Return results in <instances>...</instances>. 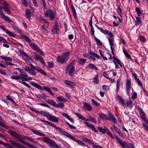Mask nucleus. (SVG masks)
I'll return each mask as SVG.
<instances>
[{"instance_id":"6e6d98bb","label":"nucleus","mask_w":148,"mask_h":148,"mask_svg":"<svg viewBox=\"0 0 148 148\" xmlns=\"http://www.w3.org/2000/svg\"><path fill=\"white\" fill-rule=\"evenodd\" d=\"M19 82L20 83H21L22 84L24 85L25 86L27 87L28 88H31V87L28 84H27V83L24 82H21L20 81H19Z\"/></svg>"},{"instance_id":"4468645a","label":"nucleus","mask_w":148,"mask_h":148,"mask_svg":"<svg viewBox=\"0 0 148 148\" xmlns=\"http://www.w3.org/2000/svg\"><path fill=\"white\" fill-rule=\"evenodd\" d=\"M137 109L140 113L141 118L145 122L147 121V119L145 118L146 114L143 111L142 109L139 106H137Z\"/></svg>"},{"instance_id":"a878e982","label":"nucleus","mask_w":148,"mask_h":148,"mask_svg":"<svg viewBox=\"0 0 148 148\" xmlns=\"http://www.w3.org/2000/svg\"><path fill=\"white\" fill-rule=\"evenodd\" d=\"M117 99L119 101V103L121 105H124L125 104V102L123 99L120 95H118L117 96Z\"/></svg>"},{"instance_id":"2f4dec72","label":"nucleus","mask_w":148,"mask_h":148,"mask_svg":"<svg viewBox=\"0 0 148 148\" xmlns=\"http://www.w3.org/2000/svg\"><path fill=\"white\" fill-rule=\"evenodd\" d=\"M88 119H87L88 120V121H90L93 123H94L95 124H97V121L93 117L89 116L87 117Z\"/></svg>"},{"instance_id":"79ce46f5","label":"nucleus","mask_w":148,"mask_h":148,"mask_svg":"<svg viewBox=\"0 0 148 148\" xmlns=\"http://www.w3.org/2000/svg\"><path fill=\"white\" fill-rule=\"evenodd\" d=\"M34 54L33 55L34 57L35 58V59L38 61H39L40 58H42V57L40 56L36 53H34Z\"/></svg>"},{"instance_id":"680f3d73","label":"nucleus","mask_w":148,"mask_h":148,"mask_svg":"<svg viewBox=\"0 0 148 148\" xmlns=\"http://www.w3.org/2000/svg\"><path fill=\"white\" fill-rule=\"evenodd\" d=\"M106 31V34H108V35L109 36H110L112 38L113 37V36H114L113 35L111 32H110L108 30Z\"/></svg>"},{"instance_id":"dca6fc26","label":"nucleus","mask_w":148,"mask_h":148,"mask_svg":"<svg viewBox=\"0 0 148 148\" xmlns=\"http://www.w3.org/2000/svg\"><path fill=\"white\" fill-rule=\"evenodd\" d=\"M126 93L127 95L128 96H130V91L131 88V81L128 79L126 80Z\"/></svg>"},{"instance_id":"ea45409f","label":"nucleus","mask_w":148,"mask_h":148,"mask_svg":"<svg viewBox=\"0 0 148 148\" xmlns=\"http://www.w3.org/2000/svg\"><path fill=\"white\" fill-rule=\"evenodd\" d=\"M21 37L22 38L25 40L26 41L28 42H31L32 41L28 37L25 35H21Z\"/></svg>"},{"instance_id":"8fccbe9b","label":"nucleus","mask_w":148,"mask_h":148,"mask_svg":"<svg viewBox=\"0 0 148 148\" xmlns=\"http://www.w3.org/2000/svg\"><path fill=\"white\" fill-rule=\"evenodd\" d=\"M20 75H21V80L22 81H26L25 77L27 76V74H23L22 73L20 74Z\"/></svg>"},{"instance_id":"aec40b11","label":"nucleus","mask_w":148,"mask_h":148,"mask_svg":"<svg viewBox=\"0 0 148 148\" xmlns=\"http://www.w3.org/2000/svg\"><path fill=\"white\" fill-rule=\"evenodd\" d=\"M84 123L88 127L90 128L93 131L95 132H98L97 130L93 124H91L88 122H85Z\"/></svg>"},{"instance_id":"f704fd0d","label":"nucleus","mask_w":148,"mask_h":148,"mask_svg":"<svg viewBox=\"0 0 148 148\" xmlns=\"http://www.w3.org/2000/svg\"><path fill=\"white\" fill-rule=\"evenodd\" d=\"M86 68L89 69H95L96 70H98V69L96 66L92 63L89 64L87 66Z\"/></svg>"},{"instance_id":"f8f14e48","label":"nucleus","mask_w":148,"mask_h":148,"mask_svg":"<svg viewBox=\"0 0 148 148\" xmlns=\"http://www.w3.org/2000/svg\"><path fill=\"white\" fill-rule=\"evenodd\" d=\"M97 128L99 132H101L103 134H105L106 132L107 134L109 136L110 138L113 139H114L113 135L107 128L105 127V129H104L100 126H98Z\"/></svg>"},{"instance_id":"9d476101","label":"nucleus","mask_w":148,"mask_h":148,"mask_svg":"<svg viewBox=\"0 0 148 148\" xmlns=\"http://www.w3.org/2000/svg\"><path fill=\"white\" fill-rule=\"evenodd\" d=\"M31 84L34 87L38 88L39 89L42 90H45L51 95H54V94L51 92L50 88L48 87L44 86L43 87H42L39 85L33 82Z\"/></svg>"},{"instance_id":"412c9836","label":"nucleus","mask_w":148,"mask_h":148,"mask_svg":"<svg viewBox=\"0 0 148 148\" xmlns=\"http://www.w3.org/2000/svg\"><path fill=\"white\" fill-rule=\"evenodd\" d=\"M9 142L13 146L15 147L18 148H24V146H22L20 144L16 143L14 141L10 140Z\"/></svg>"},{"instance_id":"37998d69","label":"nucleus","mask_w":148,"mask_h":148,"mask_svg":"<svg viewBox=\"0 0 148 148\" xmlns=\"http://www.w3.org/2000/svg\"><path fill=\"white\" fill-rule=\"evenodd\" d=\"M1 58L2 59L4 60L5 61H9L10 62H11L12 61V59L10 57H5L2 56H1Z\"/></svg>"},{"instance_id":"c85d7f7f","label":"nucleus","mask_w":148,"mask_h":148,"mask_svg":"<svg viewBox=\"0 0 148 148\" xmlns=\"http://www.w3.org/2000/svg\"><path fill=\"white\" fill-rule=\"evenodd\" d=\"M136 21H135L134 22L135 25L137 26H138L139 25L142 24V22L141 21V19L139 17H136Z\"/></svg>"},{"instance_id":"e2e57ef3","label":"nucleus","mask_w":148,"mask_h":148,"mask_svg":"<svg viewBox=\"0 0 148 148\" xmlns=\"http://www.w3.org/2000/svg\"><path fill=\"white\" fill-rule=\"evenodd\" d=\"M0 42H2L4 43H7V42L6 40L1 37H0Z\"/></svg>"},{"instance_id":"6e6552de","label":"nucleus","mask_w":148,"mask_h":148,"mask_svg":"<svg viewBox=\"0 0 148 148\" xmlns=\"http://www.w3.org/2000/svg\"><path fill=\"white\" fill-rule=\"evenodd\" d=\"M117 142L123 148H135L134 146L132 144L127 143L125 141L123 142L116 135L114 136Z\"/></svg>"},{"instance_id":"20e7f679","label":"nucleus","mask_w":148,"mask_h":148,"mask_svg":"<svg viewBox=\"0 0 148 148\" xmlns=\"http://www.w3.org/2000/svg\"><path fill=\"white\" fill-rule=\"evenodd\" d=\"M70 53L69 51L64 52L62 56H58L56 58L58 62L63 64L67 61L70 58Z\"/></svg>"},{"instance_id":"49530a36","label":"nucleus","mask_w":148,"mask_h":148,"mask_svg":"<svg viewBox=\"0 0 148 148\" xmlns=\"http://www.w3.org/2000/svg\"><path fill=\"white\" fill-rule=\"evenodd\" d=\"M117 12L120 16H122V10L120 6L119 5H118Z\"/></svg>"},{"instance_id":"4d7b16f0","label":"nucleus","mask_w":148,"mask_h":148,"mask_svg":"<svg viewBox=\"0 0 148 148\" xmlns=\"http://www.w3.org/2000/svg\"><path fill=\"white\" fill-rule=\"evenodd\" d=\"M102 88L104 91H106L108 90L109 89V86L106 85H103L102 86Z\"/></svg>"},{"instance_id":"0eeeda50","label":"nucleus","mask_w":148,"mask_h":148,"mask_svg":"<svg viewBox=\"0 0 148 148\" xmlns=\"http://www.w3.org/2000/svg\"><path fill=\"white\" fill-rule=\"evenodd\" d=\"M75 62V60H73L66 67V73L69 72V75L71 76H72L75 71V67L73 66Z\"/></svg>"},{"instance_id":"0e129e2a","label":"nucleus","mask_w":148,"mask_h":148,"mask_svg":"<svg viewBox=\"0 0 148 148\" xmlns=\"http://www.w3.org/2000/svg\"><path fill=\"white\" fill-rule=\"evenodd\" d=\"M137 97V94L136 92H134L132 96V99H136Z\"/></svg>"},{"instance_id":"bf43d9fd","label":"nucleus","mask_w":148,"mask_h":148,"mask_svg":"<svg viewBox=\"0 0 148 148\" xmlns=\"http://www.w3.org/2000/svg\"><path fill=\"white\" fill-rule=\"evenodd\" d=\"M19 52L21 53V54L23 55L25 57H28V55L25 52L23 51L22 50H19Z\"/></svg>"},{"instance_id":"a211bd4d","label":"nucleus","mask_w":148,"mask_h":148,"mask_svg":"<svg viewBox=\"0 0 148 148\" xmlns=\"http://www.w3.org/2000/svg\"><path fill=\"white\" fill-rule=\"evenodd\" d=\"M0 28L4 31L6 32V33L9 36L13 37H15V35L3 26L0 25Z\"/></svg>"},{"instance_id":"052dcab7","label":"nucleus","mask_w":148,"mask_h":148,"mask_svg":"<svg viewBox=\"0 0 148 148\" xmlns=\"http://www.w3.org/2000/svg\"><path fill=\"white\" fill-rule=\"evenodd\" d=\"M92 147L93 148H103L99 145H95L93 143V144H92Z\"/></svg>"},{"instance_id":"69168bd1","label":"nucleus","mask_w":148,"mask_h":148,"mask_svg":"<svg viewBox=\"0 0 148 148\" xmlns=\"http://www.w3.org/2000/svg\"><path fill=\"white\" fill-rule=\"evenodd\" d=\"M62 116L68 119L70 117L69 116L68 114L65 113H63Z\"/></svg>"},{"instance_id":"f257e3e1","label":"nucleus","mask_w":148,"mask_h":148,"mask_svg":"<svg viewBox=\"0 0 148 148\" xmlns=\"http://www.w3.org/2000/svg\"><path fill=\"white\" fill-rule=\"evenodd\" d=\"M40 121L42 122L45 123L46 124H47L52 127L56 128V129L58 131V132L60 133L63 135L64 136L69 138H70L71 139L74 140L75 141L77 142L78 144L80 145L83 146V147H84L85 145V144L82 141L80 140H77L72 135L65 132L64 131L61 129L60 127H57L54 124L51 123L48 121L44 120L42 119H40Z\"/></svg>"},{"instance_id":"c756f323","label":"nucleus","mask_w":148,"mask_h":148,"mask_svg":"<svg viewBox=\"0 0 148 148\" xmlns=\"http://www.w3.org/2000/svg\"><path fill=\"white\" fill-rule=\"evenodd\" d=\"M75 114L78 118L83 120L84 121H88V120H87L86 118H85L81 114L78 112H76Z\"/></svg>"},{"instance_id":"e433bc0d","label":"nucleus","mask_w":148,"mask_h":148,"mask_svg":"<svg viewBox=\"0 0 148 148\" xmlns=\"http://www.w3.org/2000/svg\"><path fill=\"white\" fill-rule=\"evenodd\" d=\"M31 47L34 50L37 51L39 50V48L36 45L34 44H31L30 45Z\"/></svg>"},{"instance_id":"1a4fd4ad","label":"nucleus","mask_w":148,"mask_h":148,"mask_svg":"<svg viewBox=\"0 0 148 148\" xmlns=\"http://www.w3.org/2000/svg\"><path fill=\"white\" fill-rule=\"evenodd\" d=\"M45 16L46 17H50L51 20L54 19L56 16V12L53 11L50 9H48L44 11Z\"/></svg>"},{"instance_id":"7c9ffc66","label":"nucleus","mask_w":148,"mask_h":148,"mask_svg":"<svg viewBox=\"0 0 148 148\" xmlns=\"http://www.w3.org/2000/svg\"><path fill=\"white\" fill-rule=\"evenodd\" d=\"M45 101L51 105L55 107L56 104V102L53 100L49 99L45 100Z\"/></svg>"},{"instance_id":"338daca9","label":"nucleus","mask_w":148,"mask_h":148,"mask_svg":"<svg viewBox=\"0 0 148 148\" xmlns=\"http://www.w3.org/2000/svg\"><path fill=\"white\" fill-rule=\"evenodd\" d=\"M39 104L41 106H45V107L49 108H51V107L50 106H49L48 105L46 104L41 103H40V104Z\"/></svg>"},{"instance_id":"cd10ccee","label":"nucleus","mask_w":148,"mask_h":148,"mask_svg":"<svg viewBox=\"0 0 148 148\" xmlns=\"http://www.w3.org/2000/svg\"><path fill=\"white\" fill-rule=\"evenodd\" d=\"M84 106L86 109L88 111H90L92 109V107L90 105L87 103H84Z\"/></svg>"},{"instance_id":"a19ab883","label":"nucleus","mask_w":148,"mask_h":148,"mask_svg":"<svg viewBox=\"0 0 148 148\" xmlns=\"http://www.w3.org/2000/svg\"><path fill=\"white\" fill-rule=\"evenodd\" d=\"M57 99L59 101L66 102L67 101V99L66 98L61 96L57 97Z\"/></svg>"},{"instance_id":"774afa93","label":"nucleus","mask_w":148,"mask_h":148,"mask_svg":"<svg viewBox=\"0 0 148 148\" xmlns=\"http://www.w3.org/2000/svg\"><path fill=\"white\" fill-rule=\"evenodd\" d=\"M92 103L94 105H95L97 106H99V105L97 103L94 99H91Z\"/></svg>"},{"instance_id":"b1692460","label":"nucleus","mask_w":148,"mask_h":148,"mask_svg":"<svg viewBox=\"0 0 148 148\" xmlns=\"http://www.w3.org/2000/svg\"><path fill=\"white\" fill-rule=\"evenodd\" d=\"M31 12L30 11V10L29 9H27L26 11L25 14V17L30 20L31 19Z\"/></svg>"},{"instance_id":"864d4df0","label":"nucleus","mask_w":148,"mask_h":148,"mask_svg":"<svg viewBox=\"0 0 148 148\" xmlns=\"http://www.w3.org/2000/svg\"><path fill=\"white\" fill-rule=\"evenodd\" d=\"M135 10L137 12V16H140L141 14L140 9L138 8L137 7L135 8Z\"/></svg>"},{"instance_id":"2eb2a0df","label":"nucleus","mask_w":148,"mask_h":148,"mask_svg":"<svg viewBox=\"0 0 148 148\" xmlns=\"http://www.w3.org/2000/svg\"><path fill=\"white\" fill-rule=\"evenodd\" d=\"M2 3L3 6L2 8L3 10L8 14H10L11 11L10 9V7L9 4L5 1H3Z\"/></svg>"},{"instance_id":"3c124183","label":"nucleus","mask_w":148,"mask_h":148,"mask_svg":"<svg viewBox=\"0 0 148 148\" xmlns=\"http://www.w3.org/2000/svg\"><path fill=\"white\" fill-rule=\"evenodd\" d=\"M123 52L126 57L129 59H131V56L127 52L125 49L123 50Z\"/></svg>"},{"instance_id":"603ef678","label":"nucleus","mask_w":148,"mask_h":148,"mask_svg":"<svg viewBox=\"0 0 148 148\" xmlns=\"http://www.w3.org/2000/svg\"><path fill=\"white\" fill-rule=\"evenodd\" d=\"M126 104L127 107L132 108V102L131 101H128L127 102Z\"/></svg>"},{"instance_id":"58836bf2","label":"nucleus","mask_w":148,"mask_h":148,"mask_svg":"<svg viewBox=\"0 0 148 148\" xmlns=\"http://www.w3.org/2000/svg\"><path fill=\"white\" fill-rule=\"evenodd\" d=\"M6 97L7 100L12 102L13 104H14L16 106H18V104L16 103L15 102L13 99L10 97V95H9L6 96Z\"/></svg>"},{"instance_id":"7ed1b4c3","label":"nucleus","mask_w":148,"mask_h":148,"mask_svg":"<svg viewBox=\"0 0 148 148\" xmlns=\"http://www.w3.org/2000/svg\"><path fill=\"white\" fill-rule=\"evenodd\" d=\"M7 132L11 136L13 137L16 139L18 140L19 141L21 142L22 143L25 144V145L29 147L32 148L35 147V146L30 145L29 143L23 140H27L31 142L34 143L35 140V139L32 138L30 137L24 135L22 136L20 134L17 133L16 132L12 131L11 130H9L7 131Z\"/></svg>"},{"instance_id":"c03bdc74","label":"nucleus","mask_w":148,"mask_h":148,"mask_svg":"<svg viewBox=\"0 0 148 148\" xmlns=\"http://www.w3.org/2000/svg\"><path fill=\"white\" fill-rule=\"evenodd\" d=\"M98 76L97 74L95 75L93 78V82L95 84H98L99 82V80L98 79Z\"/></svg>"},{"instance_id":"bb28decb","label":"nucleus","mask_w":148,"mask_h":148,"mask_svg":"<svg viewBox=\"0 0 148 148\" xmlns=\"http://www.w3.org/2000/svg\"><path fill=\"white\" fill-rule=\"evenodd\" d=\"M31 130L33 132V133L38 136H45V134L42 133V132H40L38 131L35 130L34 129H32Z\"/></svg>"},{"instance_id":"f03ea898","label":"nucleus","mask_w":148,"mask_h":148,"mask_svg":"<svg viewBox=\"0 0 148 148\" xmlns=\"http://www.w3.org/2000/svg\"><path fill=\"white\" fill-rule=\"evenodd\" d=\"M7 132L11 136L13 137L16 139L18 140L19 141L21 142L22 143L25 144V145L29 147L32 148L35 147V146L30 145L29 143L23 140H27L31 142L34 143L35 140V139L32 138L30 137L24 135L22 136L20 134L17 133L16 132L12 131L11 130H9L7 131Z\"/></svg>"},{"instance_id":"473e14b6","label":"nucleus","mask_w":148,"mask_h":148,"mask_svg":"<svg viewBox=\"0 0 148 148\" xmlns=\"http://www.w3.org/2000/svg\"><path fill=\"white\" fill-rule=\"evenodd\" d=\"M82 138L84 141L88 142L90 145H92V144H93V143L91 140L87 138L84 137H82Z\"/></svg>"},{"instance_id":"09e8293b","label":"nucleus","mask_w":148,"mask_h":148,"mask_svg":"<svg viewBox=\"0 0 148 148\" xmlns=\"http://www.w3.org/2000/svg\"><path fill=\"white\" fill-rule=\"evenodd\" d=\"M47 67L49 68H52L53 67L54 64L53 63L50 62H47Z\"/></svg>"},{"instance_id":"13d9d810","label":"nucleus","mask_w":148,"mask_h":148,"mask_svg":"<svg viewBox=\"0 0 148 148\" xmlns=\"http://www.w3.org/2000/svg\"><path fill=\"white\" fill-rule=\"evenodd\" d=\"M90 26L91 27L90 31L91 34L92 36H94L95 35L94 34L95 31L94 30V27H93L92 25Z\"/></svg>"},{"instance_id":"39448f33","label":"nucleus","mask_w":148,"mask_h":148,"mask_svg":"<svg viewBox=\"0 0 148 148\" xmlns=\"http://www.w3.org/2000/svg\"><path fill=\"white\" fill-rule=\"evenodd\" d=\"M98 115L100 119L103 120H111L115 124L117 123V121L116 119L111 113H109V117L103 113L99 114Z\"/></svg>"},{"instance_id":"4be33fe9","label":"nucleus","mask_w":148,"mask_h":148,"mask_svg":"<svg viewBox=\"0 0 148 148\" xmlns=\"http://www.w3.org/2000/svg\"><path fill=\"white\" fill-rule=\"evenodd\" d=\"M64 83L65 84L73 88L76 86L74 82L70 80H65Z\"/></svg>"},{"instance_id":"5fc2aeb1","label":"nucleus","mask_w":148,"mask_h":148,"mask_svg":"<svg viewBox=\"0 0 148 148\" xmlns=\"http://www.w3.org/2000/svg\"><path fill=\"white\" fill-rule=\"evenodd\" d=\"M11 24L13 26V28L14 30L17 32H21V30L17 27L15 26L13 24L11 23Z\"/></svg>"},{"instance_id":"5701e85b","label":"nucleus","mask_w":148,"mask_h":148,"mask_svg":"<svg viewBox=\"0 0 148 148\" xmlns=\"http://www.w3.org/2000/svg\"><path fill=\"white\" fill-rule=\"evenodd\" d=\"M108 40L110 45V48L112 53L114 55V46H113L114 40L109 37L108 38Z\"/></svg>"},{"instance_id":"6ab92c4d","label":"nucleus","mask_w":148,"mask_h":148,"mask_svg":"<svg viewBox=\"0 0 148 148\" xmlns=\"http://www.w3.org/2000/svg\"><path fill=\"white\" fill-rule=\"evenodd\" d=\"M24 69L26 71H27L32 75H35L37 73L34 70H33L27 66L25 67Z\"/></svg>"},{"instance_id":"4c0bfd02","label":"nucleus","mask_w":148,"mask_h":148,"mask_svg":"<svg viewBox=\"0 0 148 148\" xmlns=\"http://www.w3.org/2000/svg\"><path fill=\"white\" fill-rule=\"evenodd\" d=\"M94 40L96 42L97 45L100 46H102V43L101 41L99 39L97 38L95 36H94Z\"/></svg>"},{"instance_id":"f3484780","label":"nucleus","mask_w":148,"mask_h":148,"mask_svg":"<svg viewBox=\"0 0 148 148\" xmlns=\"http://www.w3.org/2000/svg\"><path fill=\"white\" fill-rule=\"evenodd\" d=\"M59 26L57 21H56L54 25L52 28V32L53 34H58L59 33V30L58 29Z\"/></svg>"},{"instance_id":"ddd939ff","label":"nucleus","mask_w":148,"mask_h":148,"mask_svg":"<svg viewBox=\"0 0 148 148\" xmlns=\"http://www.w3.org/2000/svg\"><path fill=\"white\" fill-rule=\"evenodd\" d=\"M31 68V69H33L35 70L38 71L39 72L45 75H47L46 73L41 69L39 67L35 66L33 65L32 64L30 63L29 64Z\"/></svg>"},{"instance_id":"72a5a7b5","label":"nucleus","mask_w":148,"mask_h":148,"mask_svg":"<svg viewBox=\"0 0 148 148\" xmlns=\"http://www.w3.org/2000/svg\"><path fill=\"white\" fill-rule=\"evenodd\" d=\"M0 144H1L4 146L7 147H8V148H15L13 146L9 144L3 142L2 141H1L0 140Z\"/></svg>"},{"instance_id":"393cba45","label":"nucleus","mask_w":148,"mask_h":148,"mask_svg":"<svg viewBox=\"0 0 148 148\" xmlns=\"http://www.w3.org/2000/svg\"><path fill=\"white\" fill-rule=\"evenodd\" d=\"M113 128L115 131L122 138H123L124 137V135L119 129L117 128L115 125H114L113 126Z\"/></svg>"},{"instance_id":"de8ad7c7","label":"nucleus","mask_w":148,"mask_h":148,"mask_svg":"<svg viewBox=\"0 0 148 148\" xmlns=\"http://www.w3.org/2000/svg\"><path fill=\"white\" fill-rule=\"evenodd\" d=\"M139 38L140 41L142 42H145L146 40V38L143 36L139 35Z\"/></svg>"},{"instance_id":"a18cd8bd","label":"nucleus","mask_w":148,"mask_h":148,"mask_svg":"<svg viewBox=\"0 0 148 148\" xmlns=\"http://www.w3.org/2000/svg\"><path fill=\"white\" fill-rule=\"evenodd\" d=\"M64 104L62 103H58L57 105L56 104L55 107L60 108H62L64 107Z\"/></svg>"},{"instance_id":"9b49d317","label":"nucleus","mask_w":148,"mask_h":148,"mask_svg":"<svg viewBox=\"0 0 148 148\" xmlns=\"http://www.w3.org/2000/svg\"><path fill=\"white\" fill-rule=\"evenodd\" d=\"M42 141L48 144L51 148H55V146L56 144L54 141L47 137L43 138Z\"/></svg>"},{"instance_id":"423d86ee","label":"nucleus","mask_w":148,"mask_h":148,"mask_svg":"<svg viewBox=\"0 0 148 148\" xmlns=\"http://www.w3.org/2000/svg\"><path fill=\"white\" fill-rule=\"evenodd\" d=\"M38 114H42L44 117H47L49 121L56 123H57L59 121L58 118L56 116H52L49 112L43 111H41L40 112L39 111V113Z\"/></svg>"},{"instance_id":"c9c22d12","label":"nucleus","mask_w":148,"mask_h":148,"mask_svg":"<svg viewBox=\"0 0 148 148\" xmlns=\"http://www.w3.org/2000/svg\"><path fill=\"white\" fill-rule=\"evenodd\" d=\"M86 59H81L79 58L78 59V63L82 65H84L86 63Z\"/></svg>"}]
</instances>
